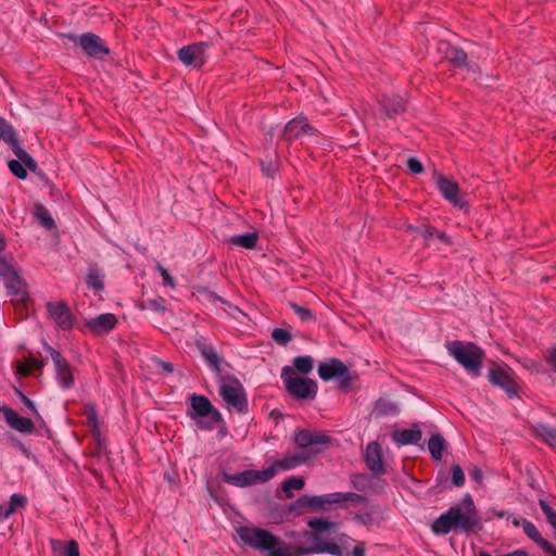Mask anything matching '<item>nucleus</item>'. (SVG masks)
<instances>
[{
	"label": "nucleus",
	"mask_w": 556,
	"mask_h": 556,
	"mask_svg": "<svg viewBox=\"0 0 556 556\" xmlns=\"http://www.w3.org/2000/svg\"><path fill=\"white\" fill-rule=\"evenodd\" d=\"M307 526L313 530L305 532L304 536L311 541L309 546L293 545L283 542L270 531L256 527H240L237 532L240 540L256 551H267L268 556H305L308 554H330L332 556H343V549L348 547L349 542L354 540L346 534H340L337 542L327 541L321 536V532L336 527V523L325 518H313L307 521Z\"/></svg>",
	"instance_id": "nucleus-1"
},
{
	"label": "nucleus",
	"mask_w": 556,
	"mask_h": 556,
	"mask_svg": "<svg viewBox=\"0 0 556 556\" xmlns=\"http://www.w3.org/2000/svg\"><path fill=\"white\" fill-rule=\"evenodd\" d=\"M431 529L435 534L445 535L452 530L466 533L481 530L482 525L476 507H472L471 510L463 511L460 507L454 506L437 518Z\"/></svg>",
	"instance_id": "nucleus-2"
},
{
	"label": "nucleus",
	"mask_w": 556,
	"mask_h": 556,
	"mask_svg": "<svg viewBox=\"0 0 556 556\" xmlns=\"http://www.w3.org/2000/svg\"><path fill=\"white\" fill-rule=\"evenodd\" d=\"M445 348L448 354L468 372L480 376L485 355L480 346L472 342L455 340L446 342Z\"/></svg>",
	"instance_id": "nucleus-3"
},
{
	"label": "nucleus",
	"mask_w": 556,
	"mask_h": 556,
	"mask_svg": "<svg viewBox=\"0 0 556 556\" xmlns=\"http://www.w3.org/2000/svg\"><path fill=\"white\" fill-rule=\"evenodd\" d=\"M223 383L219 387V395L228 409H235L239 414L248 413V399L239 379L235 376H220Z\"/></svg>",
	"instance_id": "nucleus-4"
},
{
	"label": "nucleus",
	"mask_w": 556,
	"mask_h": 556,
	"mask_svg": "<svg viewBox=\"0 0 556 556\" xmlns=\"http://www.w3.org/2000/svg\"><path fill=\"white\" fill-rule=\"evenodd\" d=\"M60 36L67 38L75 45L79 46L81 52L88 58L94 60H103L104 56L111 53L106 42L99 35L87 31L83 33L81 35L68 33L60 34Z\"/></svg>",
	"instance_id": "nucleus-5"
},
{
	"label": "nucleus",
	"mask_w": 556,
	"mask_h": 556,
	"mask_svg": "<svg viewBox=\"0 0 556 556\" xmlns=\"http://www.w3.org/2000/svg\"><path fill=\"white\" fill-rule=\"evenodd\" d=\"M281 379L289 394L298 400L314 399L317 394L316 381L294 376V369L290 366H285L281 369Z\"/></svg>",
	"instance_id": "nucleus-6"
},
{
	"label": "nucleus",
	"mask_w": 556,
	"mask_h": 556,
	"mask_svg": "<svg viewBox=\"0 0 556 556\" xmlns=\"http://www.w3.org/2000/svg\"><path fill=\"white\" fill-rule=\"evenodd\" d=\"M189 401L192 412H189L188 415L192 419L197 417H206L210 420L208 422L199 421V428L211 430L214 426L223 421L222 414L212 405L211 401L206 396L193 393L190 395Z\"/></svg>",
	"instance_id": "nucleus-7"
},
{
	"label": "nucleus",
	"mask_w": 556,
	"mask_h": 556,
	"mask_svg": "<svg viewBox=\"0 0 556 556\" xmlns=\"http://www.w3.org/2000/svg\"><path fill=\"white\" fill-rule=\"evenodd\" d=\"M432 178L441 195L454 207L464 208L469 205L468 194L460 190L454 179L435 170Z\"/></svg>",
	"instance_id": "nucleus-8"
},
{
	"label": "nucleus",
	"mask_w": 556,
	"mask_h": 556,
	"mask_svg": "<svg viewBox=\"0 0 556 556\" xmlns=\"http://www.w3.org/2000/svg\"><path fill=\"white\" fill-rule=\"evenodd\" d=\"M318 375L324 381L338 379L339 387L348 390L352 383V376L348 366L339 358L331 357L318 365Z\"/></svg>",
	"instance_id": "nucleus-9"
},
{
	"label": "nucleus",
	"mask_w": 556,
	"mask_h": 556,
	"mask_svg": "<svg viewBox=\"0 0 556 556\" xmlns=\"http://www.w3.org/2000/svg\"><path fill=\"white\" fill-rule=\"evenodd\" d=\"M273 469H248L238 473L224 472L223 481L239 488H247L256 483H265L273 479Z\"/></svg>",
	"instance_id": "nucleus-10"
},
{
	"label": "nucleus",
	"mask_w": 556,
	"mask_h": 556,
	"mask_svg": "<svg viewBox=\"0 0 556 556\" xmlns=\"http://www.w3.org/2000/svg\"><path fill=\"white\" fill-rule=\"evenodd\" d=\"M513 375L511 368L493 364L489 368L488 379L492 386L503 389L509 397H515L518 396L519 387Z\"/></svg>",
	"instance_id": "nucleus-11"
},
{
	"label": "nucleus",
	"mask_w": 556,
	"mask_h": 556,
	"mask_svg": "<svg viewBox=\"0 0 556 556\" xmlns=\"http://www.w3.org/2000/svg\"><path fill=\"white\" fill-rule=\"evenodd\" d=\"M333 504H337L336 493L317 496L302 495L290 505L289 509L303 514L305 509L311 511L326 510Z\"/></svg>",
	"instance_id": "nucleus-12"
},
{
	"label": "nucleus",
	"mask_w": 556,
	"mask_h": 556,
	"mask_svg": "<svg viewBox=\"0 0 556 556\" xmlns=\"http://www.w3.org/2000/svg\"><path fill=\"white\" fill-rule=\"evenodd\" d=\"M207 42L188 45L178 50L177 56L184 65L192 68H201L207 59Z\"/></svg>",
	"instance_id": "nucleus-13"
},
{
	"label": "nucleus",
	"mask_w": 556,
	"mask_h": 556,
	"mask_svg": "<svg viewBox=\"0 0 556 556\" xmlns=\"http://www.w3.org/2000/svg\"><path fill=\"white\" fill-rule=\"evenodd\" d=\"M293 442L298 447L307 450L316 445L328 446L331 442V438L326 433L300 429L294 431ZM320 452H323L321 448H312L308 453L312 455Z\"/></svg>",
	"instance_id": "nucleus-14"
},
{
	"label": "nucleus",
	"mask_w": 556,
	"mask_h": 556,
	"mask_svg": "<svg viewBox=\"0 0 556 556\" xmlns=\"http://www.w3.org/2000/svg\"><path fill=\"white\" fill-rule=\"evenodd\" d=\"M46 351L54 364V370L60 386L65 390L73 388L75 380L70 363L59 351L48 344H46Z\"/></svg>",
	"instance_id": "nucleus-15"
},
{
	"label": "nucleus",
	"mask_w": 556,
	"mask_h": 556,
	"mask_svg": "<svg viewBox=\"0 0 556 556\" xmlns=\"http://www.w3.org/2000/svg\"><path fill=\"white\" fill-rule=\"evenodd\" d=\"M47 312L50 318L56 324L61 330H71L74 327V316L64 301L47 302Z\"/></svg>",
	"instance_id": "nucleus-16"
},
{
	"label": "nucleus",
	"mask_w": 556,
	"mask_h": 556,
	"mask_svg": "<svg viewBox=\"0 0 556 556\" xmlns=\"http://www.w3.org/2000/svg\"><path fill=\"white\" fill-rule=\"evenodd\" d=\"M3 283L8 290V294L16 298L14 303L15 309L24 307L29 300L26 281L17 273L4 279Z\"/></svg>",
	"instance_id": "nucleus-17"
},
{
	"label": "nucleus",
	"mask_w": 556,
	"mask_h": 556,
	"mask_svg": "<svg viewBox=\"0 0 556 556\" xmlns=\"http://www.w3.org/2000/svg\"><path fill=\"white\" fill-rule=\"evenodd\" d=\"M378 103L381 112L388 118H395L407 109L406 100L402 96L395 93H383L379 98Z\"/></svg>",
	"instance_id": "nucleus-18"
},
{
	"label": "nucleus",
	"mask_w": 556,
	"mask_h": 556,
	"mask_svg": "<svg viewBox=\"0 0 556 556\" xmlns=\"http://www.w3.org/2000/svg\"><path fill=\"white\" fill-rule=\"evenodd\" d=\"M364 460L367 468L374 475L380 476L386 473L382 447L377 441H371L367 444Z\"/></svg>",
	"instance_id": "nucleus-19"
},
{
	"label": "nucleus",
	"mask_w": 556,
	"mask_h": 556,
	"mask_svg": "<svg viewBox=\"0 0 556 556\" xmlns=\"http://www.w3.org/2000/svg\"><path fill=\"white\" fill-rule=\"evenodd\" d=\"M4 420L10 428L24 434H30L35 431L34 421L29 418L20 416L13 408L5 405L0 406Z\"/></svg>",
	"instance_id": "nucleus-20"
},
{
	"label": "nucleus",
	"mask_w": 556,
	"mask_h": 556,
	"mask_svg": "<svg viewBox=\"0 0 556 556\" xmlns=\"http://www.w3.org/2000/svg\"><path fill=\"white\" fill-rule=\"evenodd\" d=\"M311 458V454L306 451L301 453H294L285 456L283 458L276 459L271 466L267 467L266 469H273V478L277 475L279 470L287 471L294 469L302 464H305Z\"/></svg>",
	"instance_id": "nucleus-21"
},
{
	"label": "nucleus",
	"mask_w": 556,
	"mask_h": 556,
	"mask_svg": "<svg viewBox=\"0 0 556 556\" xmlns=\"http://www.w3.org/2000/svg\"><path fill=\"white\" fill-rule=\"evenodd\" d=\"M116 324L117 319L114 314L104 313L88 320L86 326L92 333L102 336L110 332Z\"/></svg>",
	"instance_id": "nucleus-22"
},
{
	"label": "nucleus",
	"mask_w": 556,
	"mask_h": 556,
	"mask_svg": "<svg viewBox=\"0 0 556 556\" xmlns=\"http://www.w3.org/2000/svg\"><path fill=\"white\" fill-rule=\"evenodd\" d=\"M392 440L397 445H409V444H417L421 438L422 432L418 428L417 424H414L410 429H396L391 434Z\"/></svg>",
	"instance_id": "nucleus-23"
},
{
	"label": "nucleus",
	"mask_w": 556,
	"mask_h": 556,
	"mask_svg": "<svg viewBox=\"0 0 556 556\" xmlns=\"http://www.w3.org/2000/svg\"><path fill=\"white\" fill-rule=\"evenodd\" d=\"M199 351L202 357L205 359L206 364L211 367L213 371L216 374L222 372V364L223 358L217 354L216 350L211 344L201 343L198 344Z\"/></svg>",
	"instance_id": "nucleus-24"
},
{
	"label": "nucleus",
	"mask_w": 556,
	"mask_h": 556,
	"mask_svg": "<svg viewBox=\"0 0 556 556\" xmlns=\"http://www.w3.org/2000/svg\"><path fill=\"white\" fill-rule=\"evenodd\" d=\"M53 556H79L78 543L74 540L60 541L51 540Z\"/></svg>",
	"instance_id": "nucleus-25"
},
{
	"label": "nucleus",
	"mask_w": 556,
	"mask_h": 556,
	"mask_svg": "<svg viewBox=\"0 0 556 556\" xmlns=\"http://www.w3.org/2000/svg\"><path fill=\"white\" fill-rule=\"evenodd\" d=\"M445 55L455 67L473 68V65L467 62L468 55L462 48L448 46Z\"/></svg>",
	"instance_id": "nucleus-26"
},
{
	"label": "nucleus",
	"mask_w": 556,
	"mask_h": 556,
	"mask_svg": "<svg viewBox=\"0 0 556 556\" xmlns=\"http://www.w3.org/2000/svg\"><path fill=\"white\" fill-rule=\"evenodd\" d=\"M258 242V233L256 231L236 235L228 239V243L235 247H241L248 250L256 248Z\"/></svg>",
	"instance_id": "nucleus-27"
},
{
	"label": "nucleus",
	"mask_w": 556,
	"mask_h": 556,
	"mask_svg": "<svg viewBox=\"0 0 556 556\" xmlns=\"http://www.w3.org/2000/svg\"><path fill=\"white\" fill-rule=\"evenodd\" d=\"M521 527L523 529L525 534L532 540L542 551L546 548V545H549L552 542L544 539L535 525L527 519H522Z\"/></svg>",
	"instance_id": "nucleus-28"
},
{
	"label": "nucleus",
	"mask_w": 556,
	"mask_h": 556,
	"mask_svg": "<svg viewBox=\"0 0 556 556\" xmlns=\"http://www.w3.org/2000/svg\"><path fill=\"white\" fill-rule=\"evenodd\" d=\"M11 150L16 155V157L24 164L26 170L29 169L34 174H41V169H39L37 162L29 153H27L21 147L20 142L15 144Z\"/></svg>",
	"instance_id": "nucleus-29"
},
{
	"label": "nucleus",
	"mask_w": 556,
	"mask_h": 556,
	"mask_svg": "<svg viewBox=\"0 0 556 556\" xmlns=\"http://www.w3.org/2000/svg\"><path fill=\"white\" fill-rule=\"evenodd\" d=\"M0 140L5 142L11 149L20 142L15 129L3 117H0Z\"/></svg>",
	"instance_id": "nucleus-30"
},
{
	"label": "nucleus",
	"mask_w": 556,
	"mask_h": 556,
	"mask_svg": "<svg viewBox=\"0 0 556 556\" xmlns=\"http://www.w3.org/2000/svg\"><path fill=\"white\" fill-rule=\"evenodd\" d=\"M446 448V441L440 433H434L428 441V450L434 460H441L443 451Z\"/></svg>",
	"instance_id": "nucleus-31"
},
{
	"label": "nucleus",
	"mask_w": 556,
	"mask_h": 556,
	"mask_svg": "<svg viewBox=\"0 0 556 556\" xmlns=\"http://www.w3.org/2000/svg\"><path fill=\"white\" fill-rule=\"evenodd\" d=\"M43 367V361L34 356L25 358L24 363L17 364V372L21 376L27 377L35 370H40Z\"/></svg>",
	"instance_id": "nucleus-32"
},
{
	"label": "nucleus",
	"mask_w": 556,
	"mask_h": 556,
	"mask_svg": "<svg viewBox=\"0 0 556 556\" xmlns=\"http://www.w3.org/2000/svg\"><path fill=\"white\" fill-rule=\"evenodd\" d=\"M303 124L302 116L295 117L288 122L283 130V139L286 141H292L302 137V129L300 125Z\"/></svg>",
	"instance_id": "nucleus-33"
},
{
	"label": "nucleus",
	"mask_w": 556,
	"mask_h": 556,
	"mask_svg": "<svg viewBox=\"0 0 556 556\" xmlns=\"http://www.w3.org/2000/svg\"><path fill=\"white\" fill-rule=\"evenodd\" d=\"M536 434L551 446L556 445V428L548 425H539L535 429Z\"/></svg>",
	"instance_id": "nucleus-34"
},
{
	"label": "nucleus",
	"mask_w": 556,
	"mask_h": 556,
	"mask_svg": "<svg viewBox=\"0 0 556 556\" xmlns=\"http://www.w3.org/2000/svg\"><path fill=\"white\" fill-rule=\"evenodd\" d=\"M314 359L312 356H298L293 359V369L294 372L299 371L300 374L307 375L313 370Z\"/></svg>",
	"instance_id": "nucleus-35"
},
{
	"label": "nucleus",
	"mask_w": 556,
	"mask_h": 556,
	"mask_svg": "<svg viewBox=\"0 0 556 556\" xmlns=\"http://www.w3.org/2000/svg\"><path fill=\"white\" fill-rule=\"evenodd\" d=\"M87 287L100 292L104 289L103 278L97 268H90L86 277Z\"/></svg>",
	"instance_id": "nucleus-36"
},
{
	"label": "nucleus",
	"mask_w": 556,
	"mask_h": 556,
	"mask_svg": "<svg viewBox=\"0 0 556 556\" xmlns=\"http://www.w3.org/2000/svg\"><path fill=\"white\" fill-rule=\"evenodd\" d=\"M305 485L303 478L300 477H290L286 479L282 483V490L286 493L287 497H292L293 494L291 490H302Z\"/></svg>",
	"instance_id": "nucleus-37"
},
{
	"label": "nucleus",
	"mask_w": 556,
	"mask_h": 556,
	"mask_svg": "<svg viewBox=\"0 0 556 556\" xmlns=\"http://www.w3.org/2000/svg\"><path fill=\"white\" fill-rule=\"evenodd\" d=\"M397 412L396 405L386 400H378L375 407V413L378 416L393 415Z\"/></svg>",
	"instance_id": "nucleus-38"
},
{
	"label": "nucleus",
	"mask_w": 556,
	"mask_h": 556,
	"mask_svg": "<svg viewBox=\"0 0 556 556\" xmlns=\"http://www.w3.org/2000/svg\"><path fill=\"white\" fill-rule=\"evenodd\" d=\"M26 504H27L26 496L18 494V493L12 494L10 497L9 506L7 508V515H12L17 509L24 508L26 506Z\"/></svg>",
	"instance_id": "nucleus-39"
},
{
	"label": "nucleus",
	"mask_w": 556,
	"mask_h": 556,
	"mask_svg": "<svg viewBox=\"0 0 556 556\" xmlns=\"http://www.w3.org/2000/svg\"><path fill=\"white\" fill-rule=\"evenodd\" d=\"M35 219L47 229L56 228L53 217L49 214V211H34Z\"/></svg>",
	"instance_id": "nucleus-40"
},
{
	"label": "nucleus",
	"mask_w": 556,
	"mask_h": 556,
	"mask_svg": "<svg viewBox=\"0 0 556 556\" xmlns=\"http://www.w3.org/2000/svg\"><path fill=\"white\" fill-rule=\"evenodd\" d=\"M336 498H337V504H340V503H343L346 501L353 502L355 504H363V503L367 502V497H365L364 495L357 494V493H353V492H346V493L336 492Z\"/></svg>",
	"instance_id": "nucleus-41"
},
{
	"label": "nucleus",
	"mask_w": 556,
	"mask_h": 556,
	"mask_svg": "<svg viewBox=\"0 0 556 556\" xmlns=\"http://www.w3.org/2000/svg\"><path fill=\"white\" fill-rule=\"evenodd\" d=\"M17 274L12 261L5 256L0 255V277L2 280Z\"/></svg>",
	"instance_id": "nucleus-42"
},
{
	"label": "nucleus",
	"mask_w": 556,
	"mask_h": 556,
	"mask_svg": "<svg viewBox=\"0 0 556 556\" xmlns=\"http://www.w3.org/2000/svg\"><path fill=\"white\" fill-rule=\"evenodd\" d=\"M539 505L545 515L547 522L556 532V510L545 500H539Z\"/></svg>",
	"instance_id": "nucleus-43"
},
{
	"label": "nucleus",
	"mask_w": 556,
	"mask_h": 556,
	"mask_svg": "<svg viewBox=\"0 0 556 556\" xmlns=\"http://www.w3.org/2000/svg\"><path fill=\"white\" fill-rule=\"evenodd\" d=\"M273 340L282 346H286L291 340V333L283 328H275L271 332Z\"/></svg>",
	"instance_id": "nucleus-44"
},
{
	"label": "nucleus",
	"mask_w": 556,
	"mask_h": 556,
	"mask_svg": "<svg viewBox=\"0 0 556 556\" xmlns=\"http://www.w3.org/2000/svg\"><path fill=\"white\" fill-rule=\"evenodd\" d=\"M10 172L18 179L27 178V170L20 160H10L8 162Z\"/></svg>",
	"instance_id": "nucleus-45"
},
{
	"label": "nucleus",
	"mask_w": 556,
	"mask_h": 556,
	"mask_svg": "<svg viewBox=\"0 0 556 556\" xmlns=\"http://www.w3.org/2000/svg\"><path fill=\"white\" fill-rule=\"evenodd\" d=\"M291 308L302 321L314 320L315 318L313 312L307 307L291 303Z\"/></svg>",
	"instance_id": "nucleus-46"
},
{
	"label": "nucleus",
	"mask_w": 556,
	"mask_h": 556,
	"mask_svg": "<svg viewBox=\"0 0 556 556\" xmlns=\"http://www.w3.org/2000/svg\"><path fill=\"white\" fill-rule=\"evenodd\" d=\"M451 471H452V483L457 488L463 486L465 483V473H464V470L462 469V467L459 465H452Z\"/></svg>",
	"instance_id": "nucleus-47"
},
{
	"label": "nucleus",
	"mask_w": 556,
	"mask_h": 556,
	"mask_svg": "<svg viewBox=\"0 0 556 556\" xmlns=\"http://www.w3.org/2000/svg\"><path fill=\"white\" fill-rule=\"evenodd\" d=\"M261 168L262 173L268 178H274L277 173V166L271 160H261Z\"/></svg>",
	"instance_id": "nucleus-48"
},
{
	"label": "nucleus",
	"mask_w": 556,
	"mask_h": 556,
	"mask_svg": "<svg viewBox=\"0 0 556 556\" xmlns=\"http://www.w3.org/2000/svg\"><path fill=\"white\" fill-rule=\"evenodd\" d=\"M407 168L414 175L421 174L425 170L422 163L415 156L408 157Z\"/></svg>",
	"instance_id": "nucleus-49"
},
{
	"label": "nucleus",
	"mask_w": 556,
	"mask_h": 556,
	"mask_svg": "<svg viewBox=\"0 0 556 556\" xmlns=\"http://www.w3.org/2000/svg\"><path fill=\"white\" fill-rule=\"evenodd\" d=\"M16 393L20 397V400L22 401V403L31 412L34 413L35 415L39 416V413L37 412V408H36V405L35 403L28 397L26 396L22 391L20 390H16Z\"/></svg>",
	"instance_id": "nucleus-50"
},
{
	"label": "nucleus",
	"mask_w": 556,
	"mask_h": 556,
	"mask_svg": "<svg viewBox=\"0 0 556 556\" xmlns=\"http://www.w3.org/2000/svg\"><path fill=\"white\" fill-rule=\"evenodd\" d=\"M366 481L367 477L365 475H353L351 477L352 485L358 491H364Z\"/></svg>",
	"instance_id": "nucleus-51"
},
{
	"label": "nucleus",
	"mask_w": 556,
	"mask_h": 556,
	"mask_svg": "<svg viewBox=\"0 0 556 556\" xmlns=\"http://www.w3.org/2000/svg\"><path fill=\"white\" fill-rule=\"evenodd\" d=\"M87 421H88V425L92 428V430H98V428H99L98 417H97V412L93 406L88 407Z\"/></svg>",
	"instance_id": "nucleus-52"
},
{
	"label": "nucleus",
	"mask_w": 556,
	"mask_h": 556,
	"mask_svg": "<svg viewBox=\"0 0 556 556\" xmlns=\"http://www.w3.org/2000/svg\"><path fill=\"white\" fill-rule=\"evenodd\" d=\"M351 542L348 543V547L343 549V556H366L365 552V543L359 542L357 545L353 548L352 553H345L349 548Z\"/></svg>",
	"instance_id": "nucleus-53"
},
{
	"label": "nucleus",
	"mask_w": 556,
	"mask_h": 556,
	"mask_svg": "<svg viewBox=\"0 0 556 556\" xmlns=\"http://www.w3.org/2000/svg\"><path fill=\"white\" fill-rule=\"evenodd\" d=\"M303 124L300 125L303 135L316 136L319 131L313 127L306 119V117H302Z\"/></svg>",
	"instance_id": "nucleus-54"
},
{
	"label": "nucleus",
	"mask_w": 556,
	"mask_h": 556,
	"mask_svg": "<svg viewBox=\"0 0 556 556\" xmlns=\"http://www.w3.org/2000/svg\"><path fill=\"white\" fill-rule=\"evenodd\" d=\"M421 236L425 238H431L433 236H437L438 231L434 227L429 225H422L420 228L417 229Z\"/></svg>",
	"instance_id": "nucleus-55"
},
{
	"label": "nucleus",
	"mask_w": 556,
	"mask_h": 556,
	"mask_svg": "<svg viewBox=\"0 0 556 556\" xmlns=\"http://www.w3.org/2000/svg\"><path fill=\"white\" fill-rule=\"evenodd\" d=\"M160 273H161V276L163 278V283L165 286H172L174 287V278L172 277V275L167 271V269H165L163 266L159 265L157 266Z\"/></svg>",
	"instance_id": "nucleus-56"
},
{
	"label": "nucleus",
	"mask_w": 556,
	"mask_h": 556,
	"mask_svg": "<svg viewBox=\"0 0 556 556\" xmlns=\"http://www.w3.org/2000/svg\"><path fill=\"white\" fill-rule=\"evenodd\" d=\"M545 361L556 372V345L549 350L548 354L545 357Z\"/></svg>",
	"instance_id": "nucleus-57"
},
{
	"label": "nucleus",
	"mask_w": 556,
	"mask_h": 556,
	"mask_svg": "<svg viewBox=\"0 0 556 556\" xmlns=\"http://www.w3.org/2000/svg\"><path fill=\"white\" fill-rule=\"evenodd\" d=\"M354 518L355 520L365 526H368L372 522V515L370 513L356 514Z\"/></svg>",
	"instance_id": "nucleus-58"
},
{
	"label": "nucleus",
	"mask_w": 556,
	"mask_h": 556,
	"mask_svg": "<svg viewBox=\"0 0 556 556\" xmlns=\"http://www.w3.org/2000/svg\"><path fill=\"white\" fill-rule=\"evenodd\" d=\"M157 365L166 374H172L174 371V365L169 362L159 361Z\"/></svg>",
	"instance_id": "nucleus-59"
},
{
	"label": "nucleus",
	"mask_w": 556,
	"mask_h": 556,
	"mask_svg": "<svg viewBox=\"0 0 556 556\" xmlns=\"http://www.w3.org/2000/svg\"><path fill=\"white\" fill-rule=\"evenodd\" d=\"M464 505H465L466 511L471 510L472 507H476L475 503H473V500H472V497L469 494L465 496Z\"/></svg>",
	"instance_id": "nucleus-60"
},
{
	"label": "nucleus",
	"mask_w": 556,
	"mask_h": 556,
	"mask_svg": "<svg viewBox=\"0 0 556 556\" xmlns=\"http://www.w3.org/2000/svg\"><path fill=\"white\" fill-rule=\"evenodd\" d=\"M469 475L471 479H473L477 482L481 481L482 479V471L479 468H473Z\"/></svg>",
	"instance_id": "nucleus-61"
},
{
	"label": "nucleus",
	"mask_w": 556,
	"mask_h": 556,
	"mask_svg": "<svg viewBox=\"0 0 556 556\" xmlns=\"http://www.w3.org/2000/svg\"><path fill=\"white\" fill-rule=\"evenodd\" d=\"M546 548L543 551L548 556H556V546L551 543L549 545L545 544Z\"/></svg>",
	"instance_id": "nucleus-62"
},
{
	"label": "nucleus",
	"mask_w": 556,
	"mask_h": 556,
	"mask_svg": "<svg viewBox=\"0 0 556 556\" xmlns=\"http://www.w3.org/2000/svg\"><path fill=\"white\" fill-rule=\"evenodd\" d=\"M437 237L440 241H442L445 244H451V239L442 231H438Z\"/></svg>",
	"instance_id": "nucleus-63"
},
{
	"label": "nucleus",
	"mask_w": 556,
	"mask_h": 556,
	"mask_svg": "<svg viewBox=\"0 0 556 556\" xmlns=\"http://www.w3.org/2000/svg\"><path fill=\"white\" fill-rule=\"evenodd\" d=\"M7 508L3 505H0V520L9 518L11 515H7Z\"/></svg>",
	"instance_id": "nucleus-64"
}]
</instances>
